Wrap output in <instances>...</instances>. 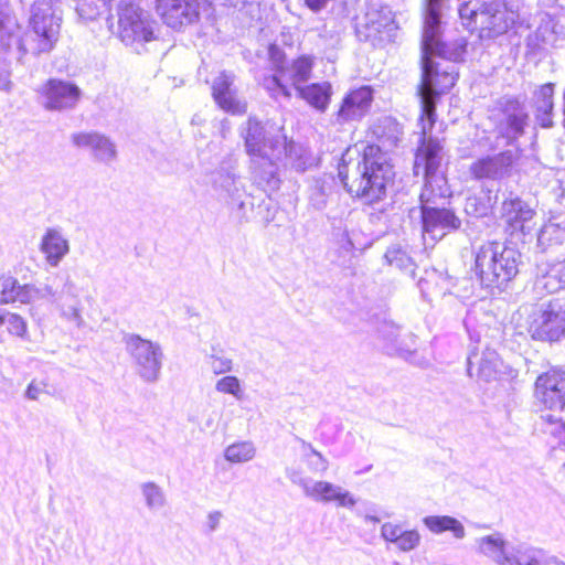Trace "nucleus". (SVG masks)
Returning <instances> with one entry per match:
<instances>
[{"instance_id":"f257e3e1","label":"nucleus","mask_w":565,"mask_h":565,"mask_svg":"<svg viewBox=\"0 0 565 565\" xmlns=\"http://www.w3.org/2000/svg\"><path fill=\"white\" fill-rule=\"evenodd\" d=\"M440 19L438 0H430L429 12H425L422 41V83L418 88L422 115L420 136H430L436 121V98L449 90L456 83V65L446 56L445 44L439 39Z\"/></svg>"},{"instance_id":"f03ea898","label":"nucleus","mask_w":565,"mask_h":565,"mask_svg":"<svg viewBox=\"0 0 565 565\" xmlns=\"http://www.w3.org/2000/svg\"><path fill=\"white\" fill-rule=\"evenodd\" d=\"M7 0H0V49L15 44L23 53L39 55L53 50L60 38L62 12L58 0H36L31 9L30 33L20 40L13 33L15 21L4 13Z\"/></svg>"},{"instance_id":"7ed1b4c3","label":"nucleus","mask_w":565,"mask_h":565,"mask_svg":"<svg viewBox=\"0 0 565 565\" xmlns=\"http://www.w3.org/2000/svg\"><path fill=\"white\" fill-rule=\"evenodd\" d=\"M349 149L339 167V178L347 191L365 203L372 204L386 195V188L394 177L386 153L377 145H366L355 162Z\"/></svg>"},{"instance_id":"20e7f679","label":"nucleus","mask_w":565,"mask_h":565,"mask_svg":"<svg viewBox=\"0 0 565 565\" xmlns=\"http://www.w3.org/2000/svg\"><path fill=\"white\" fill-rule=\"evenodd\" d=\"M458 13L462 25L470 32H478L481 39L505 33L518 18L515 11L499 0H463Z\"/></svg>"},{"instance_id":"39448f33","label":"nucleus","mask_w":565,"mask_h":565,"mask_svg":"<svg viewBox=\"0 0 565 565\" xmlns=\"http://www.w3.org/2000/svg\"><path fill=\"white\" fill-rule=\"evenodd\" d=\"M521 254L512 246L490 242L476 253L475 273L484 287H500L519 271Z\"/></svg>"},{"instance_id":"423d86ee","label":"nucleus","mask_w":565,"mask_h":565,"mask_svg":"<svg viewBox=\"0 0 565 565\" xmlns=\"http://www.w3.org/2000/svg\"><path fill=\"white\" fill-rule=\"evenodd\" d=\"M443 159V146L437 138L431 136H422L420 146L417 149L414 170L419 174L423 170L426 182L420 193L422 209L425 205H438V201L445 200L450 195L445 177L436 173Z\"/></svg>"},{"instance_id":"0eeeda50","label":"nucleus","mask_w":565,"mask_h":565,"mask_svg":"<svg viewBox=\"0 0 565 565\" xmlns=\"http://www.w3.org/2000/svg\"><path fill=\"white\" fill-rule=\"evenodd\" d=\"M521 310L525 315V328L533 340L557 342L565 337L564 298L527 305Z\"/></svg>"},{"instance_id":"6e6552de","label":"nucleus","mask_w":565,"mask_h":565,"mask_svg":"<svg viewBox=\"0 0 565 565\" xmlns=\"http://www.w3.org/2000/svg\"><path fill=\"white\" fill-rule=\"evenodd\" d=\"M122 342L136 374L146 383L158 382L164 360L161 344L137 333H126Z\"/></svg>"},{"instance_id":"1a4fd4ad","label":"nucleus","mask_w":565,"mask_h":565,"mask_svg":"<svg viewBox=\"0 0 565 565\" xmlns=\"http://www.w3.org/2000/svg\"><path fill=\"white\" fill-rule=\"evenodd\" d=\"M271 146L269 152L252 154L250 169L254 181L263 188L275 189L278 184L277 179V164L284 157L291 161V164L297 170H303L302 163L292 161V156L296 153V146L287 143L285 136H277L270 139Z\"/></svg>"},{"instance_id":"9d476101","label":"nucleus","mask_w":565,"mask_h":565,"mask_svg":"<svg viewBox=\"0 0 565 565\" xmlns=\"http://www.w3.org/2000/svg\"><path fill=\"white\" fill-rule=\"evenodd\" d=\"M118 24L120 39L126 44L147 43L158 38L157 21L132 2L119 4Z\"/></svg>"},{"instance_id":"9b49d317","label":"nucleus","mask_w":565,"mask_h":565,"mask_svg":"<svg viewBox=\"0 0 565 565\" xmlns=\"http://www.w3.org/2000/svg\"><path fill=\"white\" fill-rule=\"evenodd\" d=\"M289 480L302 489L303 494L317 502H335L340 508L352 509L358 500L354 495L342 487L324 480H312L303 477L297 470H287Z\"/></svg>"},{"instance_id":"f8f14e48","label":"nucleus","mask_w":565,"mask_h":565,"mask_svg":"<svg viewBox=\"0 0 565 565\" xmlns=\"http://www.w3.org/2000/svg\"><path fill=\"white\" fill-rule=\"evenodd\" d=\"M81 98V89L73 83L49 79L39 89L40 104L46 110L63 111L74 108Z\"/></svg>"},{"instance_id":"ddd939ff","label":"nucleus","mask_w":565,"mask_h":565,"mask_svg":"<svg viewBox=\"0 0 565 565\" xmlns=\"http://www.w3.org/2000/svg\"><path fill=\"white\" fill-rule=\"evenodd\" d=\"M156 11L167 26L181 30L199 20L200 4L196 0H156Z\"/></svg>"},{"instance_id":"4468645a","label":"nucleus","mask_w":565,"mask_h":565,"mask_svg":"<svg viewBox=\"0 0 565 565\" xmlns=\"http://www.w3.org/2000/svg\"><path fill=\"white\" fill-rule=\"evenodd\" d=\"M534 395L545 407L563 409L565 407V371L554 367L539 375Z\"/></svg>"},{"instance_id":"2eb2a0df","label":"nucleus","mask_w":565,"mask_h":565,"mask_svg":"<svg viewBox=\"0 0 565 565\" xmlns=\"http://www.w3.org/2000/svg\"><path fill=\"white\" fill-rule=\"evenodd\" d=\"M520 158L519 150H505L494 156L480 158L471 163L470 172L476 179L501 180L510 177Z\"/></svg>"},{"instance_id":"dca6fc26","label":"nucleus","mask_w":565,"mask_h":565,"mask_svg":"<svg viewBox=\"0 0 565 565\" xmlns=\"http://www.w3.org/2000/svg\"><path fill=\"white\" fill-rule=\"evenodd\" d=\"M535 211L518 196H511L502 202L500 217L510 235L526 236L532 231Z\"/></svg>"},{"instance_id":"f3484780","label":"nucleus","mask_w":565,"mask_h":565,"mask_svg":"<svg viewBox=\"0 0 565 565\" xmlns=\"http://www.w3.org/2000/svg\"><path fill=\"white\" fill-rule=\"evenodd\" d=\"M420 213L423 231L433 239H441L447 233L461 226L460 218L451 210L439 205H425Z\"/></svg>"},{"instance_id":"a211bd4d","label":"nucleus","mask_w":565,"mask_h":565,"mask_svg":"<svg viewBox=\"0 0 565 565\" xmlns=\"http://www.w3.org/2000/svg\"><path fill=\"white\" fill-rule=\"evenodd\" d=\"M61 319L81 329L85 324L83 318V303L77 294L76 285L67 278L58 296L52 298Z\"/></svg>"},{"instance_id":"6ab92c4d","label":"nucleus","mask_w":565,"mask_h":565,"mask_svg":"<svg viewBox=\"0 0 565 565\" xmlns=\"http://www.w3.org/2000/svg\"><path fill=\"white\" fill-rule=\"evenodd\" d=\"M234 77L232 74L222 72L214 78L212 84V96L221 109L232 115H243L246 113L247 104L236 95L233 86Z\"/></svg>"},{"instance_id":"aec40b11","label":"nucleus","mask_w":565,"mask_h":565,"mask_svg":"<svg viewBox=\"0 0 565 565\" xmlns=\"http://www.w3.org/2000/svg\"><path fill=\"white\" fill-rule=\"evenodd\" d=\"M372 100L373 90L369 86L351 90L342 100L337 113V121L344 124L360 120L369 111Z\"/></svg>"},{"instance_id":"412c9836","label":"nucleus","mask_w":565,"mask_h":565,"mask_svg":"<svg viewBox=\"0 0 565 565\" xmlns=\"http://www.w3.org/2000/svg\"><path fill=\"white\" fill-rule=\"evenodd\" d=\"M39 248L44 255L45 263L55 268L70 254L71 244L62 228L49 227L41 237Z\"/></svg>"},{"instance_id":"4be33fe9","label":"nucleus","mask_w":565,"mask_h":565,"mask_svg":"<svg viewBox=\"0 0 565 565\" xmlns=\"http://www.w3.org/2000/svg\"><path fill=\"white\" fill-rule=\"evenodd\" d=\"M284 136L278 128L265 127L255 118H249L243 132L246 151L249 156L269 152L273 138Z\"/></svg>"},{"instance_id":"5701e85b","label":"nucleus","mask_w":565,"mask_h":565,"mask_svg":"<svg viewBox=\"0 0 565 565\" xmlns=\"http://www.w3.org/2000/svg\"><path fill=\"white\" fill-rule=\"evenodd\" d=\"M71 138L74 146L90 150L94 157L102 162L109 163L117 157L116 145L105 135L76 132Z\"/></svg>"},{"instance_id":"b1692460","label":"nucleus","mask_w":565,"mask_h":565,"mask_svg":"<svg viewBox=\"0 0 565 565\" xmlns=\"http://www.w3.org/2000/svg\"><path fill=\"white\" fill-rule=\"evenodd\" d=\"M477 552L497 565H514V555L508 552V542L501 533L476 539Z\"/></svg>"},{"instance_id":"393cba45","label":"nucleus","mask_w":565,"mask_h":565,"mask_svg":"<svg viewBox=\"0 0 565 565\" xmlns=\"http://www.w3.org/2000/svg\"><path fill=\"white\" fill-rule=\"evenodd\" d=\"M381 537L403 553L416 550L422 541V535L416 529L405 530L401 524L393 522L382 524Z\"/></svg>"},{"instance_id":"a878e982","label":"nucleus","mask_w":565,"mask_h":565,"mask_svg":"<svg viewBox=\"0 0 565 565\" xmlns=\"http://www.w3.org/2000/svg\"><path fill=\"white\" fill-rule=\"evenodd\" d=\"M534 288L537 291L556 292L565 289V258L539 266Z\"/></svg>"},{"instance_id":"bb28decb","label":"nucleus","mask_w":565,"mask_h":565,"mask_svg":"<svg viewBox=\"0 0 565 565\" xmlns=\"http://www.w3.org/2000/svg\"><path fill=\"white\" fill-rule=\"evenodd\" d=\"M213 189L220 200L227 205L243 206V185L239 178L231 171H220L214 178Z\"/></svg>"},{"instance_id":"cd10ccee","label":"nucleus","mask_w":565,"mask_h":565,"mask_svg":"<svg viewBox=\"0 0 565 565\" xmlns=\"http://www.w3.org/2000/svg\"><path fill=\"white\" fill-rule=\"evenodd\" d=\"M527 119L529 115L524 107L516 100H510L507 104L500 130L508 139H515L524 132Z\"/></svg>"},{"instance_id":"c85d7f7f","label":"nucleus","mask_w":565,"mask_h":565,"mask_svg":"<svg viewBox=\"0 0 565 565\" xmlns=\"http://www.w3.org/2000/svg\"><path fill=\"white\" fill-rule=\"evenodd\" d=\"M312 67L313 58L311 56L302 55L292 61L290 65H286V67L280 68L288 86L297 92L302 87V84L310 79Z\"/></svg>"},{"instance_id":"c756f323","label":"nucleus","mask_w":565,"mask_h":565,"mask_svg":"<svg viewBox=\"0 0 565 565\" xmlns=\"http://www.w3.org/2000/svg\"><path fill=\"white\" fill-rule=\"evenodd\" d=\"M554 84L547 83L540 86L534 93V107L536 119L543 128L553 126L551 114L553 110Z\"/></svg>"},{"instance_id":"7c9ffc66","label":"nucleus","mask_w":565,"mask_h":565,"mask_svg":"<svg viewBox=\"0 0 565 565\" xmlns=\"http://www.w3.org/2000/svg\"><path fill=\"white\" fill-rule=\"evenodd\" d=\"M509 373V366L503 363L499 354L491 349H486L478 361V375L489 382L498 380Z\"/></svg>"},{"instance_id":"2f4dec72","label":"nucleus","mask_w":565,"mask_h":565,"mask_svg":"<svg viewBox=\"0 0 565 565\" xmlns=\"http://www.w3.org/2000/svg\"><path fill=\"white\" fill-rule=\"evenodd\" d=\"M297 95L316 109L324 111L330 103L332 87L328 82L316 83L302 86L297 90Z\"/></svg>"},{"instance_id":"473e14b6","label":"nucleus","mask_w":565,"mask_h":565,"mask_svg":"<svg viewBox=\"0 0 565 565\" xmlns=\"http://www.w3.org/2000/svg\"><path fill=\"white\" fill-rule=\"evenodd\" d=\"M425 526L434 534L449 531L458 540L466 536L465 526L457 519L449 515H429L423 519Z\"/></svg>"},{"instance_id":"72a5a7b5","label":"nucleus","mask_w":565,"mask_h":565,"mask_svg":"<svg viewBox=\"0 0 565 565\" xmlns=\"http://www.w3.org/2000/svg\"><path fill=\"white\" fill-rule=\"evenodd\" d=\"M394 14L387 6L371 4L365 13V25L374 32L392 29Z\"/></svg>"},{"instance_id":"f704fd0d","label":"nucleus","mask_w":565,"mask_h":565,"mask_svg":"<svg viewBox=\"0 0 565 565\" xmlns=\"http://www.w3.org/2000/svg\"><path fill=\"white\" fill-rule=\"evenodd\" d=\"M373 134L382 141L384 147L391 148L397 145L402 131L394 119L385 117L374 126Z\"/></svg>"},{"instance_id":"c9c22d12","label":"nucleus","mask_w":565,"mask_h":565,"mask_svg":"<svg viewBox=\"0 0 565 565\" xmlns=\"http://www.w3.org/2000/svg\"><path fill=\"white\" fill-rule=\"evenodd\" d=\"M386 263L402 273L414 276L416 264L413 258L399 246H392L385 253Z\"/></svg>"},{"instance_id":"e433bc0d","label":"nucleus","mask_w":565,"mask_h":565,"mask_svg":"<svg viewBox=\"0 0 565 565\" xmlns=\"http://www.w3.org/2000/svg\"><path fill=\"white\" fill-rule=\"evenodd\" d=\"M256 447L252 441H237L228 445L224 450V458L231 463H245L254 459Z\"/></svg>"},{"instance_id":"4c0bfd02","label":"nucleus","mask_w":565,"mask_h":565,"mask_svg":"<svg viewBox=\"0 0 565 565\" xmlns=\"http://www.w3.org/2000/svg\"><path fill=\"white\" fill-rule=\"evenodd\" d=\"M565 237V226L559 223L550 221L544 224L537 234V245L545 250L553 244L562 243Z\"/></svg>"},{"instance_id":"58836bf2","label":"nucleus","mask_w":565,"mask_h":565,"mask_svg":"<svg viewBox=\"0 0 565 565\" xmlns=\"http://www.w3.org/2000/svg\"><path fill=\"white\" fill-rule=\"evenodd\" d=\"M301 455L303 461L312 472L323 473L329 468V461L322 456L321 452L316 450L311 444L300 439Z\"/></svg>"},{"instance_id":"ea45409f","label":"nucleus","mask_w":565,"mask_h":565,"mask_svg":"<svg viewBox=\"0 0 565 565\" xmlns=\"http://www.w3.org/2000/svg\"><path fill=\"white\" fill-rule=\"evenodd\" d=\"M53 297H55V290L51 285L24 284L20 294V302L28 305L40 300H49Z\"/></svg>"},{"instance_id":"a19ab883","label":"nucleus","mask_w":565,"mask_h":565,"mask_svg":"<svg viewBox=\"0 0 565 565\" xmlns=\"http://www.w3.org/2000/svg\"><path fill=\"white\" fill-rule=\"evenodd\" d=\"M141 494L145 499L146 507L149 510H160L166 507V493L160 486L154 482H145L140 486Z\"/></svg>"},{"instance_id":"79ce46f5","label":"nucleus","mask_w":565,"mask_h":565,"mask_svg":"<svg viewBox=\"0 0 565 565\" xmlns=\"http://www.w3.org/2000/svg\"><path fill=\"white\" fill-rule=\"evenodd\" d=\"M214 388L217 393L232 395L237 401L244 398V388L237 376L224 374L215 382Z\"/></svg>"},{"instance_id":"37998d69","label":"nucleus","mask_w":565,"mask_h":565,"mask_svg":"<svg viewBox=\"0 0 565 565\" xmlns=\"http://www.w3.org/2000/svg\"><path fill=\"white\" fill-rule=\"evenodd\" d=\"M265 89L275 98L279 95L285 96L286 98H290L292 96L291 88L288 86L285 76H282V71L279 67V71H275V74L266 77L264 79Z\"/></svg>"},{"instance_id":"c03bdc74","label":"nucleus","mask_w":565,"mask_h":565,"mask_svg":"<svg viewBox=\"0 0 565 565\" xmlns=\"http://www.w3.org/2000/svg\"><path fill=\"white\" fill-rule=\"evenodd\" d=\"M382 334L403 358L408 360L413 355L414 351L404 343L405 339H401L399 329L396 326L385 324Z\"/></svg>"},{"instance_id":"a18cd8bd","label":"nucleus","mask_w":565,"mask_h":565,"mask_svg":"<svg viewBox=\"0 0 565 565\" xmlns=\"http://www.w3.org/2000/svg\"><path fill=\"white\" fill-rule=\"evenodd\" d=\"M22 287L23 285L14 277L9 276L2 278L0 281V303L20 302Z\"/></svg>"},{"instance_id":"49530a36","label":"nucleus","mask_w":565,"mask_h":565,"mask_svg":"<svg viewBox=\"0 0 565 565\" xmlns=\"http://www.w3.org/2000/svg\"><path fill=\"white\" fill-rule=\"evenodd\" d=\"M206 362L215 375L227 374L233 371V360L225 355L222 350H212V353L206 356Z\"/></svg>"},{"instance_id":"de8ad7c7","label":"nucleus","mask_w":565,"mask_h":565,"mask_svg":"<svg viewBox=\"0 0 565 565\" xmlns=\"http://www.w3.org/2000/svg\"><path fill=\"white\" fill-rule=\"evenodd\" d=\"M465 210L468 214L476 217L486 216L491 210L490 198L470 196L466 201Z\"/></svg>"},{"instance_id":"09e8293b","label":"nucleus","mask_w":565,"mask_h":565,"mask_svg":"<svg viewBox=\"0 0 565 565\" xmlns=\"http://www.w3.org/2000/svg\"><path fill=\"white\" fill-rule=\"evenodd\" d=\"M7 330L11 335L21 338L23 340L29 339L28 323L24 318L20 315L11 312L7 317Z\"/></svg>"},{"instance_id":"8fccbe9b","label":"nucleus","mask_w":565,"mask_h":565,"mask_svg":"<svg viewBox=\"0 0 565 565\" xmlns=\"http://www.w3.org/2000/svg\"><path fill=\"white\" fill-rule=\"evenodd\" d=\"M46 386L44 381L32 380L25 390V398L38 401L42 394L46 393Z\"/></svg>"},{"instance_id":"3c124183","label":"nucleus","mask_w":565,"mask_h":565,"mask_svg":"<svg viewBox=\"0 0 565 565\" xmlns=\"http://www.w3.org/2000/svg\"><path fill=\"white\" fill-rule=\"evenodd\" d=\"M269 56H270V61L273 63V66H274L275 71H279V67H286V65L284 64L285 55L275 45L270 46V49H269Z\"/></svg>"},{"instance_id":"603ef678","label":"nucleus","mask_w":565,"mask_h":565,"mask_svg":"<svg viewBox=\"0 0 565 565\" xmlns=\"http://www.w3.org/2000/svg\"><path fill=\"white\" fill-rule=\"evenodd\" d=\"M221 519L222 513L220 511H213L207 514L205 524L209 532H214L218 527Z\"/></svg>"},{"instance_id":"864d4df0","label":"nucleus","mask_w":565,"mask_h":565,"mask_svg":"<svg viewBox=\"0 0 565 565\" xmlns=\"http://www.w3.org/2000/svg\"><path fill=\"white\" fill-rule=\"evenodd\" d=\"M12 87L10 79V72L8 70H0V90L9 92Z\"/></svg>"},{"instance_id":"5fc2aeb1","label":"nucleus","mask_w":565,"mask_h":565,"mask_svg":"<svg viewBox=\"0 0 565 565\" xmlns=\"http://www.w3.org/2000/svg\"><path fill=\"white\" fill-rule=\"evenodd\" d=\"M331 0H305V4L312 11V12H320L323 10L328 3Z\"/></svg>"},{"instance_id":"6e6d98bb","label":"nucleus","mask_w":565,"mask_h":565,"mask_svg":"<svg viewBox=\"0 0 565 565\" xmlns=\"http://www.w3.org/2000/svg\"><path fill=\"white\" fill-rule=\"evenodd\" d=\"M11 312L0 309V327L7 323V317H9Z\"/></svg>"},{"instance_id":"4d7b16f0","label":"nucleus","mask_w":565,"mask_h":565,"mask_svg":"<svg viewBox=\"0 0 565 565\" xmlns=\"http://www.w3.org/2000/svg\"><path fill=\"white\" fill-rule=\"evenodd\" d=\"M429 2H430V0H426L425 12H429ZM443 2H444V0H438V17L439 18H440V9L443 6Z\"/></svg>"},{"instance_id":"13d9d810","label":"nucleus","mask_w":565,"mask_h":565,"mask_svg":"<svg viewBox=\"0 0 565 565\" xmlns=\"http://www.w3.org/2000/svg\"><path fill=\"white\" fill-rule=\"evenodd\" d=\"M364 519H365L366 522H371V523L380 522V519L377 516H373V515H365Z\"/></svg>"},{"instance_id":"bf43d9fd","label":"nucleus","mask_w":565,"mask_h":565,"mask_svg":"<svg viewBox=\"0 0 565 565\" xmlns=\"http://www.w3.org/2000/svg\"><path fill=\"white\" fill-rule=\"evenodd\" d=\"M211 426H213V422H212V419H209V420L206 422V427H211Z\"/></svg>"},{"instance_id":"052dcab7","label":"nucleus","mask_w":565,"mask_h":565,"mask_svg":"<svg viewBox=\"0 0 565 565\" xmlns=\"http://www.w3.org/2000/svg\"><path fill=\"white\" fill-rule=\"evenodd\" d=\"M406 338L411 341H414V337L412 334H408Z\"/></svg>"}]
</instances>
